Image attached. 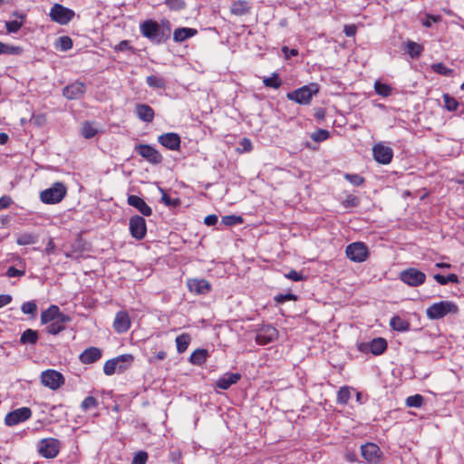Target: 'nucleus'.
Here are the masks:
<instances>
[{"mask_svg": "<svg viewBox=\"0 0 464 464\" xmlns=\"http://www.w3.org/2000/svg\"><path fill=\"white\" fill-rule=\"evenodd\" d=\"M374 90L377 94L382 97H388L392 94V87L380 82H375Z\"/></svg>", "mask_w": 464, "mask_h": 464, "instance_id": "39", "label": "nucleus"}, {"mask_svg": "<svg viewBox=\"0 0 464 464\" xmlns=\"http://www.w3.org/2000/svg\"><path fill=\"white\" fill-rule=\"evenodd\" d=\"M345 254L350 260L357 263L365 261L369 256L368 248L362 242H354L348 245Z\"/></svg>", "mask_w": 464, "mask_h": 464, "instance_id": "6", "label": "nucleus"}, {"mask_svg": "<svg viewBox=\"0 0 464 464\" xmlns=\"http://www.w3.org/2000/svg\"><path fill=\"white\" fill-rule=\"evenodd\" d=\"M130 327V318L127 312L120 311L113 321V329L118 334L126 333Z\"/></svg>", "mask_w": 464, "mask_h": 464, "instance_id": "17", "label": "nucleus"}, {"mask_svg": "<svg viewBox=\"0 0 464 464\" xmlns=\"http://www.w3.org/2000/svg\"><path fill=\"white\" fill-rule=\"evenodd\" d=\"M66 195V188L63 183H55L40 193L41 200L45 204H56Z\"/></svg>", "mask_w": 464, "mask_h": 464, "instance_id": "3", "label": "nucleus"}, {"mask_svg": "<svg viewBox=\"0 0 464 464\" xmlns=\"http://www.w3.org/2000/svg\"><path fill=\"white\" fill-rule=\"evenodd\" d=\"M60 442L58 440L48 438L40 441L38 445V451L42 456L53 459L58 454Z\"/></svg>", "mask_w": 464, "mask_h": 464, "instance_id": "9", "label": "nucleus"}, {"mask_svg": "<svg viewBox=\"0 0 464 464\" xmlns=\"http://www.w3.org/2000/svg\"><path fill=\"white\" fill-rule=\"evenodd\" d=\"M240 379L241 374L239 373H227L217 381L216 386L222 390H227L232 384L237 383Z\"/></svg>", "mask_w": 464, "mask_h": 464, "instance_id": "24", "label": "nucleus"}, {"mask_svg": "<svg viewBox=\"0 0 464 464\" xmlns=\"http://www.w3.org/2000/svg\"><path fill=\"white\" fill-rule=\"evenodd\" d=\"M21 310L25 314H34L37 310V306L34 302H25L23 304Z\"/></svg>", "mask_w": 464, "mask_h": 464, "instance_id": "54", "label": "nucleus"}, {"mask_svg": "<svg viewBox=\"0 0 464 464\" xmlns=\"http://www.w3.org/2000/svg\"><path fill=\"white\" fill-rule=\"evenodd\" d=\"M437 21H439V16L427 15V18L425 19V21H423L422 24L426 27H430L432 23H435Z\"/></svg>", "mask_w": 464, "mask_h": 464, "instance_id": "64", "label": "nucleus"}, {"mask_svg": "<svg viewBox=\"0 0 464 464\" xmlns=\"http://www.w3.org/2000/svg\"><path fill=\"white\" fill-rule=\"evenodd\" d=\"M135 150L139 155H140L142 158H144L150 163L159 164L162 160V156L160 155V153L156 149L150 145H138L136 146Z\"/></svg>", "mask_w": 464, "mask_h": 464, "instance_id": "13", "label": "nucleus"}, {"mask_svg": "<svg viewBox=\"0 0 464 464\" xmlns=\"http://www.w3.org/2000/svg\"><path fill=\"white\" fill-rule=\"evenodd\" d=\"M135 111L138 118L145 122H151L154 119V111L147 104H137Z\"/></svg>", "mask_w": 464, "mask_h": 464, "instance_id": "26", "label": "nucleus"}, {"mask_svg": "<svg viewBox=\"0 0 464 464\" xmlns=\"http://www.w3.org/2000/svg\"><path fill=\"white\" fill-rule=\"evenodd\" d=\"M187 285L196 295H204L210 291V284L205 279H189Z\"/></svg>", "mask_w": 464, "mask_h": 464, "instance_id": "20", "label": "nucleus"}, {"mask_svg": "<svg viewBox=\"0 0 464 464\" xmlns=\"http://www.w3.org/2000/svg\"><path fill=\"white\" fill-rule=\"evenodd\" d=\"M165 5L173 11H180L186 7L184 0H165Z\"/></svg>", "mask_w": 464, "mask_h": 464, "instance_id": "49", "label": "nucleus"}, {"mask_svg": "<svg viewBox=\"0 0 464 464\" xmlns=\"http://www.w3.org/2000/svg\"><path fill=\"white\" fill-rule=\"evenodd\" d=\"M345 208L356 207L359 204V198L355 196L349 195L343 202Z\"/></svg>", "mask_w": 464, "mask_h": 464, "instance_id": "59", "label": "nucleus"}, {"mask_svg": "<svg viewBox=\"0 0 464 464\" xmlns=\"http://www.w3.org/2000/svg\"><path fill=\"white\" fill-rule=\"evenodd\" d=\"M38 341V333L33 329L25 330L20 337V343L22 344H35Z\"/></svg>", "mask_w": 464, "mask_h": 464, "instance_id": "31", "label": "nucleus"}, {"mask_svg": "<svg viewBox=\"0 0 464 464\" xmlns=\"http://www.w3.org/2000/svg\"><path fill=\"white\" fill-rule=\"evenodd\" d=\"M133 356L131 354H122L116 358L108 360L103 366V372L106 375H112L118 372L119 362L132 363Z\"/></svg>", "mask_w": 464, "mask_h": 464, "instance_id": "16", "label": "nucleus"}, {"mask_svg": "<svg viewBox=\"0 0 464 464\" xmlns=\"http://www.w3.org/2000/svg\"><path fill=\"white\" fill-rule=\"evenodd\" d=\"M97 405V400L92 396H88L82 401L81 407L83 411H88L90 409L95 408Z\"/></svg>", "mask_w": 464, "mask_h": 464, "instance_id": "51", "label": "nucleus"}, {"mask_svg": "<svg viewBox=\"0 0 464 464\" xmlns=\"http://www.w3.org/2000/svg\"><path fill=\"white\" fill-rule=\"evenodd\" d=\"M370 348V351L374 355L382 354L387 348V343L383 338H375L371 343L364 344Z\"/></svg>", "mask_w": 464, "mask_h": 464, "instance_id": "28", "label": "nucleus"}, {"mask_svg": "<svg viewBox=\"0 0 464 464\" xmlns=\"http://www.w3.org/2000/svg\"><path fill=\"white\" fill-rule=\"evenodd\" d=\"M41 382L44 386L55 391L64 383V378L59 372L50 369L42 372Z\"/></svg>", "mask_w": 464, "mask_h": 464, "instance_id": "8", "label": "nucleus"}, {"mask_svg": "<svg viewBox=\"0 0 464 464\" xmlns=\"http://www.w3.org/2000/svg\"><path fill=\"white\" fill-rule=\"evenodd\" d=\"M372 154L374 160L383 165L389 164L393 157L392 148L385 146L382 143H378L373 146Z\"/></svg>", "mask_w": 464, "mask_h": 464, "instance_id": "15", "label": "nucleus"}, {"mask_svg": "<svg viewBox=\"0 0 464 464\" xmlns=\"http://www.w3.org/2000/svg\"><path fill=\"white\" fill-rule=\"evenodd\" d=\"M225 226H235L243 223V218L240 216L229 215L224 216L221 220Z\"/></svg>", "mask_w": 464, "mask_h": 464, "instance_id": "45", "label": "nucleus"}, {"mask_svg": "<svg viewBox=\"0 0 464 464\" xmlns=\"http://www.w3.org/2000/svg\"><path fill=\"white\" fill-rule=\"evenodd\" d=\"M423 401H424L423 396H421L420 394H415L412 396H409L406 399V405L408 407L420 408L422 406Z\"/></svg>", "mask_w": 464, "mask_h": 464, "instance_id": "41", "label": "nucleus"}, {"mask_svg": "<svg viewBox=\"0 0 464 464\" xmlns=\"http://www.w3.org/2000/svg\"><path fill=\"white\" fill-rule=\"evenodd\" d=\"M285 276L286 278H288L292 281H295V282L304 280L303 275L295 270H291L289 273L285 274Z\"/></svg>", "mask_w": 464, "mask_h": 464, "instance_id": "60", "label": "nucleus"}, {"mask_svg": "<svg viewBox=\"0 0 464 464\" xmlns=\"http://www.w3.org/2000/svg\"><path fill=\"white\" fill-rule=\"evenodd\" d=\"M390 325L393 330L400 332L409 329V324L400 316H393L390 321Z\"/></svg>", "mask_w": 464, "mask_h": 464, "instance_id": "34", "label": "nucleus"}, {"mask_svg": "<svg viewBox=\"0 0 464 464\" xmlns=\"http://www.w3.org/2000/svg\"><path fill=\"white\" fill-rule=\"evenodd\" d=\"M32 416V411L27 407L16 409L6 414L5 423L7 426H14L28 420Z\"/></svg>", "mask_w": 464, "mask_h": 464, "instance_id": "10", "label": "nucleus"}, {"mask_svg": "<svg viewBox=\"0 0 464 464\" xmlns=\"http://www.w3.org/2000/svg\"><path fill=\"white\" fill-rule=\"evenodd\" d=\"M22 26L23 23L18 21H8L5 23V28L8 33H16Z\"/></svg>", "mask_w": 464, "mask_h": 464, "instance_id": "55", "label": "nucleus"}, {"mask_svg": "<svg viewBox=\"0 0 464 464\" xmlns=\"http://www.w3.org/2000/svg\"><path fill=\"white\" fill-rule=\"evenodd\" d=\"M433 278L436 280V282H438L440 285H445L448 283H454V284L459 283V277L455 274H450L447 276H444L440 274H436V275H434Z\"/></svg>", "mask_w": 464, "mask_h": 464, "instance_id": "36", "label": "nucleus"}, {"mask_svg": "<svg viewBox=\"0 0 464 464\" xmlns=\"http://www.w3.org/2000/svg\"><path fill=\"white\" fill-rule=\"evenodd\" d=\"M458 306L450 301H440L431 304L426 310V314L430 320H437L446 316L449 314H456Z\"/></svg>", "mask_w": 464, "mask_h": 464, "instance_id": "2", "label": "nucleus"}, {"mask_svg": "<svg viewBox=\"0 0 464 464\" xmlns=\"http://www.w3.org/2000/svg\"><path fill=\"white\" fill-rule=\"evenodd\" d=\"M159 190L161 193V201L169 207H177L179 205V198H171L169 196H168L165 192V190L161 188H159Z\"/></svg>", "mask_w": 464, "mask_h": 464, "instance_id": "47", "label": "nucleus"}, {"mask_svg": "<svg viewBox=\"0 0 464 464\" xmlns=\"http://www.w3.org/2000/svg\"><path fill=\"white\" fill-rule=\"evenodd\" d=\"M97 133L96 128L91 122H84L82 127V135L86 139L94 137Z\"/></svg>", "mask_w": 464, "mask_h": 464, "instance_id": "42", "label": "nucleus"}, {"mask_svg": "<svg viewBox=\"0 0 464 464\" xmlns=\"http://www.w3.org/2000/svg\"><path fill=\"white\" fill-rule=\"evenodd\" d=\"M148 460V453L146 451H139L135 453L131 464H146Z\"/></svg>", "mask_w": 464, "mask_h": 464, "instance_id": "52", "label": "nucleus"}, {"mask_svg": "<svg viewBox=\"0 0 464 464\" xmlns=\"http://www.w3.org/2000/svg\"><path fill=\"white\" fill-rule=\"evenodd\" d=\"M127 201L130 206L137 208L143 216L149 217L151 215V208L141 198L130 195Z\"/></svg>", "mask_w": 464, "mask_h": 464, "instance_id": "22", "label": "nucleus"}, {"mask_svg": "<svg viewBox=\"0 0 464 464\" xmlns=\"http://www.w3.org/2000/svg\"><path fill=\"white\" fill-rule=\"evenodd\" d=\"M277 330L271 325H262L257 329L256 342L259 345H266L277 338Z\"/></svg>", "mask_w": 464, "mask_h": 464, "instance_id": "11", "label": "nucleus"}, {"mask_svg": "<svg viewBox=\"0 0 464 464\" xmlns=\"http://www.w3.org/2000/svg\"><path fill=\"white\" fill-rule=\"evenodd\" d=\"M443 102L444 106L449 111H453L457 110L459 106V102L453 97L450 96L448 93L443 94Z\"/></svg>", "mask_w": 464, "mask_h": 464, "instance_id": "44", "label": "nucleus"}, {"mask_svg": "<svg viewBox=\"0 0 464 464\" xmlns=\"http://www.w3.org/2000/svg\"><path fill=\"white\" fill-rule=\"evenodd\" d=\"M141 34L154 44L165 42L170 35V24L169 21H162L160 24L153 20H146L140 24Z\"/></svg>", "mask_w": 464, "mask_h": 464, "instance_id": "1", "label": "nucleus"}, {"mask_svg": "<svg viewBox=\"0 0 464 464\" xmlns=\"http://www.w3.org/2000/svg\"><path fill=\"white\" fill-rule=\"evenodd\" d=\"M344 178L354 186H360L364 182V179L358 174H345Z\"/></svg>", "mask_w": 464, "mask_h": 464, "instance_id": "53", "label": "nucleus"}, {"mask_svg": "<svg viewBox=\"0 0 464 464\" xmlns=\"http://www.w3.org/2000/svg\"><path fill=\"white\" fill-rule=\"evenodd\" d=\"M158 141L171 150H178L180 147V137L174 132H168L159 136Z\"/></svg>", "mask_w": 464, "mask_h": 464, "instance_id": "18", "label": "nucleus"}, {"mask_svg": "<svg viewBox=\"0 0 464 464\" xmlns=\"http://www.w3.org/2000/svg\"><path fill=\"white\" fill-rule=\"evenodd\" d=\"M291 300H296V295H295L293 294H285V295L280 294V295H277L275 296V301L277 304H283L286 301H291Z\"/></svg>", "mask_w": 464, "mask_h": 464, "instance_id": "57", "label": "nucleus"}, {"mask_svg": "<svg viewBox=\"0 0 464 464\" xmlns=\"http://www.w3.org/2000/svg\"><path fill=\"white\" fill-rule=\"evenodd\" d=\"M57 49L61 51H68L72 47V40L69 36H60L55 44Z\"/></svg>", "mask_w": 464, "mask_h": 464, "instance_id": "37", "label": "nucleus"}, {"mask_svg": "<svg viewBox=\"0 0 464 464\" xmlns=\"http://www.w3.org/2000/svg\"><path fill=\"white\" fill-rule=\"evenodd\" d=\"M198 34L197 29L189 27H180L174 30L173 40L176 43H181Z\"/></svg>", "mask_w": 464, "mask_h": 464, "instance_id": "25", "label": "nucleus"}, {"mask_svg": "<svg viewBox=\"0 0 464 464\" xmlns=\"http://www.w3.org/2000/svg\"><path fill=\"white\" fill-rule=\"evenodd\" d=\"M12 302V296L10 295H0V308L7 305Z\"/></svg>", "mask_w": 464, "mask_h": 464, "instance_id": "63", "label": "nucleus"}, {"mask_svg": "<svg viewBox=\"0 0 464 464\" xmlns=\"http://www.w3.org/2000/svg\"><path fill=\"white\" fill-rule=\"evenodd\" d=\"M431 69L441 75L450 76L452 74L453 70L446 67L442 63H434L431 65Z\"/></svg>", "mask_w": 464, "mask_h": 464, "instance_id": "48", "label": "nucleus"}, {"mask_svg": "<svg viewBox=\"0 0 464 464\" xmlns=\"http://www.w3.org/2000/svg\"><path fill=\"white\" fill-rule=\"evenodd\" d=\"M399 278L410 286H419L426 280V275L413 267L401 271Z\"/></svg>", "mask_w": 464, "mask_h": 464, "instance_id": "7", "label": "nucleus"}, {"mask_svg": "<svg viewBox=\"0 0 464 464\" xmlns=\"http://www.w3.org/2000/svg\"><path fill=\"white\" fill-rule=\"evenodd\" d=\"M38 240V237L33 233H20L16 235V243L19 246H27L35 244Z\"/></svg>", "mask_w": 464, "mask_h": 464, "instance_id": "30", "label": "nucleus"}, {"mask_svg": "<svg viewBox=\"0 0 464 464\" xmlns=\"http://www.w3.org/2000/svg\"><path fill=\"white\" fill-rule=\"evenodd\" d=\"M22 53V48L19 46H13L5 44L0 42V54L8 53V54H20Z\"/></svg>", "mask_w": 464, "mask_h": 464, "instance_id": "43", "label": "nucleus"}, {"mask_svg": "<svg viewBox=\"0 0 464 464\" xmlns=\"http://www.w3.org/2000/svg\"><path fill=\"white\" fill-rule=\"evenodd\" d=\"M73 10L60 4H54L49 12V16L53 22L61 25L68 24L74 17Z\"/></svg>", "mask_w": 464, "mask_h": 464, "instance_id": "4", "label": "nucleus"}, {"mask_svg": "<svg viewBox=\"0 0 464 464\" xmlns=\"http://www.w3.org/2000/svg\"><path fill=\"white\" fill-rule=\"evenodd\" d=\"M62 314L63 313L60 312L59 307L57 305L53 304L48 309L42 312L41 323L43 324H47L50 322L54 321Z\"/></svg>", "mask_w": 464, "mask_h": 464, "instance_id": "27", "label": "nucleus"}, {"mask_svg": "<svg viewBox=\"0 0 464 464\" xmlns=\"http://www.w3.org/2000/svg\"><path fill=\"white\" fill-rule=\"evenodd\" d=\"M147 84L153 89H165V81L156 75H150L146 78Z\"/></svg>", "mask_w": 464, "mask_h": 464, "instance_id": "35", "label": "nucleus"}, {"mask_svg": "<svg viewBox=\"0 0 464 464\" xmlns=\"http://www.w3.org/2000/svg\"><path fill=\"white\" fill-rule=\"evenodd\" d=\"M13 204V199L10 196L5 195L0 198V210L9 208Z\"/></svg>", "mask_w": 464, "mask_h": 464, "instance_id": "61", "label": "nucleus"}, {"mask_svg": "<svg viewBox=\"0 0 464 464\" xmlns=\"http://www.w3.org/2000/svg\"><path fill=\"white\" fill-rule=\"evenodd\" d=\"M422 51L423 47L420 44L412 41L407 43V52L411 58L419 57Z\"/></svg>", "mask_w": 464, "mask_h": 464, "instance_id": "38", "label": "nucleus"}, {"mask_svg": "<svg viewBox=\"0 0 464 464\" xmlns=\"http://www.w3.org/2000/svg\"><path fill=\"white\" fill-rule=\"evenodd\" d=\"M318 92L316 84L305 85L287 93V98L299 104H308L313 96Z\"/></svg>", "mask_w": 464, "mask_h": 464, "instance_id": "5", "label": "nucleus"}, {"mask_svg": "<svg viewBox=\"0 0 464 464\" xmlns=\"http://www.w3.org/2000/svg\"><path fill=\"white\" fill-rule=\"evenodd\" d=\"M208 351L205 349L195 350L189 358V362L195 365H201L208 358Z\"/></svg>", "mask_w": 464, "mask_h": 464, "instance_id": "32", "label": "nucleus"}, {"mask_svg": "<svg viewBox=\"0 0 464 464\" xmlns=\"http://www.w3.org/2000/svg\"><path fill=\"white\" fill-rule=\"evenodd\" d=\"M330 137V133L326 130L319 129L311 134V139L315 142H321L327 140Z\"/></svg>", "mask_w": 464, "mask_h": 464, "instance_id": "46", "label": "nucleus"}, {"mask_svg": "<svg viewBox=\"0 0 464 464\" xmlns=\"http://www.w3.org/2000/svg\"><path fill=\"white\" fill-rule=\"evenodd\" d=\"M218 222V216L217 215H208L205 218L204 223L207 226H214Z\"/></svg>", "mask_w": 464, "mask_h": 464, "instance_id": "62", "label": "nucleus"}, {"mask_svg": "<svg viewBox=\"0 0 464 464\" xmlns=\"http://www.w3.org/2000/svg\"><path fill=\"white\" fill-rule=\"evenodd\" d=\"M263 82L266 87L274 89H277L281 85V81L278 79L277 74H273L271 77L265 78Z\"/></svg>", "mask_w": 464, "mask_h": 464, "instance_id": "50", "label": "nucleus"}, {"mask_svg": "<svg viewBox=\"0 0 464 464\" xmlns=\"http://www.w3.org/2000/svg\"><path fill=\"white\" fill-rule=\"evenodd\" d=\"M25 274L24 267L22 269H17L14 266H10L6 271V276L8 277H21Z\"/></svg>", "mask_w": 464, "mask_h": 464, "instance_id": "56", "label": "nucleus"}, {"mask_svg": "<svg viewBox=\"0 0 464 464\" xmlns=\"http://www.w3.org/2000/svg\"><path fill=\"white\" fill-rule=\"evenodd\" d=\"M240 148L238 151L240 152H249L252 150V142L249 139L244 138L239 143Z\"/></svg>", "mask_w": 464, "mask_h": 464, "instance_id": "58", "label": "nucleus"}, {"mask_svg": "<svg viewBox=\"0 0 464 464\" xmlns=\"http://www.w3.org/2000/svg\"><path fill=\"white\" fill-rule=\"evenodd\" d=\"M190 343V335L188 334H182L176 338L177 351L179 353H184Z\"/></svg>", "mask_w": 464, "mask_h": 464, "instance_id": "33", "label": "nucleus"}, {"mask_svg": "<svg viewBox=\"0 0 464 464\" xmlns=\"http://www.w3.org/2000/svg\"><path fill=\"white\" fill-rule=\"evenodd\" d=\"M249 5L245 0H238L232 4L230 11L235 15H244L249 12Z\"/></svg>", "mask_w": 464, "mask_h": 464, "instance_id": "29", "label": "nucleus"}, {"mask_svg": "<svg viewBox=\"0 0 464 464\" xmlns=\"http://www.w3.org/2000/svg\"><path fill=\"white\" fill-rule=\"evenodd\" d=\"M351 398V390L349 387H342L337 393V402L339 404H346Z\"/></svg>", "mask_w": 464, "mask_h": 464, "instance_id": "40", "label": "nucleus"}, {"mask_svg": "<svg viewBox=\"0 0 464 464\" xmlns=\"http://www.w3.org/2000/svg\"><path fill=\"white\" fill-rule=\"evenodd\" d=\"M130 231L131 236L140 240L142 239L147 232L146 221L140 216H133L130 219Z\"/></svg>", "mask_w": 464, "mask_h": 464, "instance_id": "14", "label": "nucleus"}, {"mask_svg": "<svg viewBox=\"0 0 464 464\" xmlns=\"http://www.w3.org/2000/svg\"><path fill=\"white\" fill-rule=\"evenodd\" d=\"M70 321L71 318L68 315L63 314L54 321H52L49 324H47L46 331L51 334H58L59 333L65 329V324Z\"/></svg>", "mask_w": 464, "mask_h": 464, "instance_id": "21", "label": "nucleus"}, {"mask_svg": "<svg viewBox=\"0 0 464 464\" xmlns=\"http://www.w3.org/2000/svg\"><path fill=\"white\" fill-rule=\"evenodd\" d=\"M86 91L85 85L81 82H75L68 86H66L63 94L68 100H75L81 98Z\"/></svg>", "mask_w": 464, "mask_h": 464, "instance_id": "19", "label": "nucleus"}, {"mask_svg": "<svg viewBox=\"0 0 464 464\" xmlns=\"http://www.w3.org/2000/svg\"><path fill=\"white\" fill-rule=\"evenodd\" d=\"M102 356V352L97 347H90L85 349L81 354H80V361L82 363L90 364L93 363L94 362L98 361Z\"/></svg>", "mask_w": 464, "mask_h": 464, "instance_id": "23", "label": "nucleus"}, {"mask_svg": "<svg viewBox=\"0 0 464 464\" xmlns=\"http://www.w3.org/2000/svg\"><path fill=\"white\" fill-rule=\"evenodd\" d=\"M362 456L370 464H377L381 460L382 451L378 445L366 443L361 447Z\"/></svg>", "mask_w": 464, "mask_h": 464, "instance_id": "12", "label": "nucleus"}]
</instances>
